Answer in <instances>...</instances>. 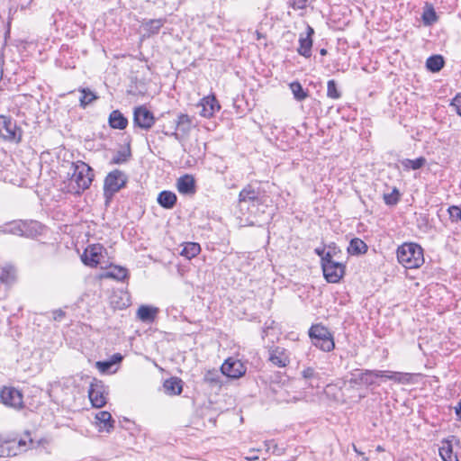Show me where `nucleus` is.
Returning <instances> with one entry per match:
<instances>
[{
  "instance_id": "nucleus-1",
  "label": "nucleus",
  "mask_w": 461,
  "mask_h": 461,
  "mask_svg": "<svg viewBox=\"0 0 461 461\" xmlns=\"http://www.w3.org/2000/svg\"><path fill=\"white\" fill-rule=\"evenodd\" d=\"M44 225L34 220H14L0 225V233L35 239L42 234Z\"/></svg>"
},
{
  "instance_id": "nucleus-2",
  "label": "nucleus",
  "mask_w": 461,
  "mask_h": 461,
  "mask_svg": "<svg viewBox=\"0 0 461 461\" xmlns=\"http://www.w3.org/2000/svg\"><path fill=\"white\" fill-rule=\"evenodd\" d=\"M397 259L407 269L418 268L424 263L423 249L414 242L403 243L397 249Z\"/></svg>"
},
{
  "instance_id": "nucleus-3",
  "label": "nucleus",
  "mask_w": 461,
  "mask_h": 461,
  "mask_svg": "<svg viewBox=\"0 0 461 461\" xmlns=\"http://www.w3.org/2000/svg\"><path fill=\"white\" fill-rule=\"evenodd\" d=\"M312 345L324 352H330L335 348L332 332L321 323L312 324L308 330Z\"/></svg>"
},
{
  "instance_id": "nucleus-4",
  "label": "nucleus",
  "mask_w": 461,
  "mask_h": 461,
  "mask_svg": "<svg viewBox=\"0 0 461 461\" xmlns=\"http://www.w3.org/2000/svg\"><path fill=\"white\" fill-rule=\"evenodd\" d=\"M128 183V176L120 169H113L109 172L104 180V196L108 203L113 199L114 194L121 189L126 187Z\"/></svg>"
},
{
  "instance_id": "nucleus-5",
  "label": "nucleus",
  "mask_w": 461,
  "mask_h": 461,
  "mask_svg": "<svg viewBox=\"0 0 461 461\" xmlns=\"http://www.w3.org/2000/svg\"><path fill=\"white\" fill-rule=\"evenodd\" d=\"M192 127V118L186 113H179L174 120H169L170 137L182 142L188 137Z\"/></svg>"
},
{
  "instance_id": "nucleus-6",
  "label": "nucleus",
  "mask_w": 461,
  "mask_h": 461,
  "mask_svg": "<svg viewBox=\"0 0 461 461\" xmlns=\"http://www.w3.org/2000/svg\"><path fill=\"white\" fill-rule=\"evenodd\" d=\"M72 167H74L73 176L75 177V182L78 188L76 193L80 194L81 191H85L90 187L95 176L94 170L89 165L83 161L72 163Z\"/></svg>"
},
{
  "instance_id": "nucleus-7",
  "label": "nucleus",
  "mask_w": 461,
  "mask_h": 461,
  "mask_svg": "<svg viewBox=\"0 0 461 461\" xmlns=\"http://www.w3.org/2000/svg\"><path fill=\"white\" fill-rule=\"evenodd\" d=\"M22 129L10 116L0 115V137L8 141L19 143L22 140Z\"/></svg>"
},
{
  "instance_id": "nucleus-8",
  "label": "nucleus",
  "mask_w": 461,
  "mask_h": 461,
  "mask_svg": "<svg viewBox=\"0 0 461 461\" xmlns=\"http://www.w3.org/2000/svg\"><path fill=\"white\" fill-rule=\"evenodd\" d=\"M385 372L378 370H356L351 374L349 384H366L372 385L375 384V378L386 377L390 380H395L393 375H384Z\"/></svg>"
},
{
  "instance_id": "nucleus-9",
  "label": "nucleus",
  "mask_w": 461,
  "mask_h": 461,
  "mask_svg": "<svg viewBox=\"0 0 461 461\" xmlns=\"http://www.w3.org/2000/svg\"><path fill=\"white\" fill-rule=\"evenodd\" d=\"M156 122L153 113L144 105H140L133 110V125L144 131H149Z\"/></svg>"
},
{
  "instance_id": "nucleus-10",
  "label": "nucleus",
  "mask_w": 461,
  "mask_h": 461,
  "mask_svg": "<svg viewBox=\"0 0 461 461\" xmlns=\"http://www.w3.org/2000/svg\"><path fill=\"white\" fill-rule=\"evenodd\" d=\"M0 400L5 406L21 410L24 407L23 393L12 386H4L0 391Z\"/></svg>"
},
{
  "instance_id": "nucleus-11",
  "label": "nucleus",
  "mask_w": 461,
  "mask_h": 461,
  "mask_svg": "<svg viewBox=\"0 0 461 461\" xmlns=\"http://www.w3.org/2000/svg\"><path fill=\"white\" fill-rule=\"evenodd\" d=\"M244 363L232 357L227 358L221 366V374L231 379H238L246 374Z\"/></svg>"
},
{
  "instance_id": "nucleus-12",
  "label": "nucleus",
  "mask_w": 461,
  "mask_h": 461,
  "mask_svg": "<svg viewBox=\"0 0 461 461\" xmlns=\"http://www.w3.org/2000/svg\"><path fill=\"white\" fill-rule=\"evenodd\" d=\"M88 397L92 405L95 408H102L106 403L104 389L102 381L94 378L88 390Z\"/></svg>"
},
{
  "instance_id": "nucleus-13",
  "label": "nucleus",
  "mask_w": 461,
  "mask_h": 461,
  "mask_svg": "<svg viewBox=\"0 0 461 461\" xmlns=\"http://www.w3.org/2000/svg\"><path fill=\"white\" fill-rule=\"evenodd\" d=\"M453 442H455L456 445L460 444L459 438L456 436H450L441 440L438 452L443 461H459L457 454L453 450Z\"/></svg>"
},
{
  "instance_id": "nucleus-14",
  "label": "nucleus",
  "mask_w": 461,
  "mask_h": 461,
  "mask_svg": "<svg viewBox=\"0 0 461 461\" xmlns=\"http://www.w3.org/2000/svg\"><path fill=\"white\" fill-rule=\"evenodd\" d=\"M104 247L101 244H92L87 246L81 256L82 262L88 267H95L100 263V258Z\"/></svg>"
},
{
  "instance_id": "nucleus-15",
  "label": "nucleus",
  "mask_w": 461,
  "mask_h": 461,
  "mask_svg": "<svg viewBox=\"0 0 461 461\" xmlns=\"http://www.w3.org/2000/svg\"><path fill=\"white\" fill-rule=\"evenodd\" d=\"M324 278L329 283H339L345 274L346 266L339 262H335L321 267Z\"/></svg>"
},
{
  "instance_id": "nucleus-16",
  "label": "nucleus",
  "mask_w": 461,
  "mask_h": 461,
  "mask_svg": "<svg viewBox=\"0 0 461 461\" xmlns=\"http://www.w3.org/2000/svg\"><path fill=\"white\" fill-rule=\"evenodd\" d=\"M314 34V29L307 25L306 34H300L299 37V47L297 49V52L299 55L308 59L312 56V36Z\"/></svg>"
},
{
  "instance_id": "nucleus-17",
  "label": "nucleus",
  "mask_w": 461,
  "mask_h": 461,
  "mask_svg": "<svg viewBox=\"0 0 461 461\" xmlns=\"http://www.w3.org/2000/svg\"><path fill=\"white\" fill-rule=\"evenodd\" d=\"M259 188H255L252 185L249 184L239 194V203H252L255 204H262L263 197L260 195Z\"/></svg>"
},
{
  "instance_id": "nucleus-18",
  "label": "nucleus",
  "mask_w": 461,
  "mask_h": 461,
  "mask_svg": "<svg viewBox=\"0 0 461 461\" xmlns=\"http://www.w3.org/2000/svg\"><path fill=\"white\" fill-rule=\"evenodd\" d=\"M199 105L202 106L200 115L204 118L212 117L215 112L221 109V105L213 95L203 98Z\"/></svg>"
},
{
  "instance_id": "nucleus-19",
  "label": "nucleus",
  "mask_w": 461,
  "mask_h": 461,
  "mask_svg": "<svg viewBox=\"0 0 461 461\" xmlns=\"http://www.w3.org/2000/svg\"><path fill=\"white\" fill-rule=\"evenodd\" d=\"M110 305L113 310L126 309L131 305V296L125 291H114L110 297Z\"/></svg>"
},
{
  "instance_id": "nucleus-20",
  "label": "nucleus",
  "mask_w": 461,
  "mask_h": 461,
  "mask_svg": "<svg viewBox=\"0 0 461 461\" xmlns=\"http://www.w3.org/2000/svg\"><path fill=\"white\" fill-rule=\"evenodd\" d=\"M268 360L275 366L279 367L286 366L290 363V359L284 348L276 347L269 351Z\"/></svg>"
},
{
  "instance_id": "nucleus-21",
  "label": "nucleus",
  "mask_w": 461,
  "mask_h": 461,
  "mask_svg": "<svg viewBox=\"0 0 461 461\" xmlns=\"http://www.w3.org/2000/svg\"><path fill=\"white\" fill-rule=\"evenodd\" d=\"M177 190L182 194H194L196 191L195 180L191 175H185L177 179Z\"/></svg>"
},
{
  "instance_id": "nucleus-22",
  "label": "nucleus",
  "mask_w": 461,
  "mask_h": 461,
  "mask_svg": "<svg viewBox=\"0 0 461 461\" xmlns=\"http://www.w3.org/2000/svg\"><path fill=\"white\" fill-rule=\"evenodd\" d=\"M128 119L120 110H113L108 117V124L114 130H124L128 126Z\"/></svg>"
},
{
  "instance_id": "nucleus-23",
  "label": "nucleus",
  "mask_w": 461,
  "mask_h": 461,
  "mask_svg": "<svg viewBox=\"0 0 461 461\" xmlns=\"http://www.w3.org/2000/svg\"><path fill=\"white\" fill-rule=\"evenodd\" d=\"M157 202L162 208L170 210L176 204L177 196L172 191L164 190L158 194Z\"/></svg>"
},
{
  "instance_id": "nucleus-24",
  "label": "nucleus",
  "mask_w": 461,
  "mask_h": 461,
  "mask_svg": "<svg viewBox=\"0 0 461 461\" xmlns=\"http://www.w3.org/2000/svg\"><path fill=\"white\" fill-rule=\"evenodd\" d=\"M164 391L168 395H179L183 391V381L176 376L166 379L163 383Z\"/></svg>"
},
{
  "instance_id": "nucleus-25",
  "label": "nucleus",
  "mask_w": 461,
  "mask_h": 461,
  "mask_svg": "<svg viewBox=\"0 0 461 461\" xmlns=\"http://www.w3.org/2000/svg\"><path fill=\"white\" fill-rule=\"evenodd\" d=\"M158 312L157 307L150 305H140L137 311V318L146 323H151Z\"/></svg>"
},
{
  "instance_id": "nucleus-26",
  "label": "nucleus",
  "mask_w": 461,
  "mask_h": 461,
  "mask_svg": "<svg viewBox=\"0 0 461 461\" xmlns=\"http://www.w3.org/2000/svg\"><path fill=\"white\" fill-rule=\"evenodd\" d=\"M368 246L359 238H353L349 241L348 253L351 256L364 255L367 252Z\"/></svg>"
},
{
  "instance_id": "nucleus-27",
  "label": "nucleus",
  "mask_w": 461,
  "mask_h": 461,
  "mask_svg": "<svg viewBox=\"0 0 461 461\" xmlns=\"http://www.w3.org/2000/svg\"><path fill=\"white\" fill-rule=\"evenodd\" d=\"M302 377L305 380V383L309 387L314 388L319 387V382L321 379L320 373L315 368L308 366L301 372Z\"/></svg>"
},
{
  "instance_id": "nucleus-28",
  "label": "nucleus",
  "mask_w": 461,
  "mask_h": 461,
  "mask_svg": "<svg viewBox=\"0 0 461 461\" xmlns=\"http://www.w3.org/2000/svg\"><path fill=\"white\" fill-rule=\"evenodd\" d=\"M95 419L101 429H104L107 432H110L113 429L115 421L109 411H99L98 413H96Z\"/></svg>"
},
{
  "instance_id": "nucleus-29",
  "label": "nucleus",
  "mask_w": 461,
  "mask_h": 461,
  "mask_svg": "<svg viewBox=\"0 0 461 461\" xmlns=\"http://www.w3.org/2000/svg\"><path fill=\"white\" fill-rule=\"evenodd\" d=\"M445 66V59L441 55H432L426 60V68L431 73L439 72Z\"/></svg>"
},
{
  "instance_id": "nucleus-30",
  "label": "nucleus",
  "mask_w": 461,
  "mask_h": 461,
  "mask_svg": "<svg viewBox=\"0 0 461 461\" xmlns=\"http://www.w3.org/2000/svg\"><path fill=\"white\" fill-rule=\"evenodd\" d=\"M400 163L405 171L418 170L427 164V159L424 157H419L415 159L403 158L400 160Z\"/></svg>"
},
{
  "instance_id": "nucleus-31",
  "label": "nucleus",
  "mask_w": 461,
  "mask_h": 461,
  "mask_svg": "<svg viewBox=\"0 0 461 461\" xmlns=\"http://www.w3.org/2000/svg\"><path fill=\"white\" fill-rule=\"evenodd\" d=\"M166 21V18L150 19L143 23V28L149 36L155 35L158 33Z\"/></svg>"
},
{
  "instance_id": "nucleus-32",
  "label": "nucleus",
  "mask_w": 461,
  "mask_h": 461,
  "mask_svg": "<svg viewBox=\"0 0 461 461\" xmlns=\"http://www.w3.org/2000/svg\"><path fill=\"white\" fill-rule=\"evenodd\" d=\"M78 91L81 93L79 105L82 108H86L88 104L98 99L97 95L88 87H79Z\"/></svg>"
},
{
  "instance_id": "nucleus-33",
  "label": "nucleus",
  "mask_w": 461,
  "mask_h": 461,
  "mask_svg": "<svg viewBox=\"0 0 461 461\" xmlns=\"http://www.w3.org/2000/svg\"><path fill=\"white\" fill-rule=\"evenodd\" d=\"M201 252V246L197 242H185L183 244V249L180 252V255L186 258L187 259H191L196 257Z\"/></svg>"
},
{
  "instance_id": "nucleus-34",
  "label": "nucleus",
  "mask_w": 461,
  "mask_h": 461,
  "mask_svg": "<svg viewBox=\"0 0 461 461\" xmlns=\"http://www.w3.org/2000/svg\"><path fill=\"white\" fill-rule=\"evenodd\" d=\"M104 276L117 281H123L129 277V272L125 267L114 266L104 274Z\"/></svg>"
},
{
  "instance_id": "nucleus-35",
  "label": "nucleus",
  "mask_w": 461,
  "mask_h": 461,
  "mask_svg": "<svg viewBox=\"0 0 461 461\" xmlns=\"http://www.w3.org/2000/svg\"><path fill=\"white\" fill-rule=\"evenodd\" d=\"M289 88L296 101H303L309 96V91L304 89L299 81H293L289 84Z\"/></svg>"
},
{
  "instance_id": "nucleus-36",
  "label": "nucleus",
  "mask_w": 461,
  "mask_h": 461,
  "mask_svg": "<svg viewBox=\"0 0 461 461\" xmlns=\"http://www.w3.org/2000/svg\"><path fill=\"white\" fill-rule=\"evenodd\" d=\"M131 158V150L130 145L126 149L118 150L112 158L111 165H122L129 161Z\"/></svg>"
},
{
  "instance_id": "nucleus-37",
  "label": "nucleus",
  "mask_w": 461,
  "mask_h": 461,
  "mask_svg": "<svg viewBox=\"0 0 461 461\" xmlns=\"http://www.w3.org/2000/svg\"><path fill=\"white\" fill-rule=\"evenodd\" d=\"M421 20L425 26H431L438 22V16L431 5H426L421 15Z\"/></svg>"
},
{
  "instance_id": "nucleus-38",
  "label": "nucleus",
  "mask_w": 461,
  "mask_h": 461,
  "mask_svg": "<svg viewBox=\"0 0 461 461\" xmlns=\"http://www.w3.org/2000/svg\"><path fill=\"white\" fill-rule=\"evenodd\" d=\"M41 445V440L35 441L29 430H26L23 437L18 440V447L22 449L33 448Z\"/></svg>"
},
{
  "instance_id": "nucleus-39",
  "label": "nucleus",
  "mask_w": 461,
  "mask_h": 461,
  "mask_svg": "<svg viewBox=\"0 0 461 461\" xmlns=\"http://www.w3.org/2000/svg\"><path fill=\"white\" fill-rule=\"evenodd\" d=\"M169 120H174L170 112L163 113L159 118L156 119L158 122V126L159 131L166 136H170L169 132L171 130H169Z\"/></svg>"
},
{
  "instance_id": "nucleus-40",
  "label": "nucleus",
  "mask_w": 461,
  "mask_h": 461,
  "mask_svg": "<svg viewBox=\"0 0 461 461\" xmlns=\"http://www.w3.org/2000/svg\"><path fill=\"white\" fill-rule=\"evenodd\" d=\"M14 277L9 272L2 270L0 272V300L6 296V285L13 281Z\"/></svg>"
},
{
  "instance_id": "nucleus-41",
  "label": "nucleus",
  "mask_w": 461,
  "mask_h": 461,
  "mask_svg": "<svg viewBox=\"0 0 461 461\" xmlns=\"http://www.w3.org/2000/svg\"><path fill=\"white\" fill-rule=\"evenodd\" d=\"M203 382L214 386V385H220L221 384V374L219 371L212 369L208 370L203 376Z\"/></svg>"
},
{
  "instance_id": "nucleus-42",
  "label": "nucleus",
  "mask_w": 461,
  "mask_h": 461,
  "mask_svg": "<svg viewBox=\"0 0 461 461\" xmlns=\"http://www.w3.org/2000/svg\"><path fill=\"white\" fill-rule=\"evenodd\" d=\"M342 94L338 87V84L334 79H330L327 82V96L330 99H339Z\"/></svg>"
},
{
  "instance_id": "nucleus-43",
  "label": "nucleus",
  "mask_w": 461,
  "mask_h": 461,
  "mask_svg": "<svg viewBox=\"0 0 461 461\" xmlns=\"http://www.w3.org/2000/svg\"><path fill=\"white\" fill-rule=\"evenodd\" d=\"M401 198V193L397 187H393L390 194H384V202L386 205H396Z\"/></svg>"
},
{
  "instance_id": "nucleus-44",
  "label": "nucleus",
  "mask_w": 461,
  "mask_h": 461,
  "mask_svg": "<svg viewBox=\"0 0 461 461\" xmlns=\"http://www.w3.org/2000/svg\"><path fill=\"white\" fill-rule=\"evenodd\" d=\"M449 219L452 222L457 223L461 221V208L457 205H451L447 209Z\"/></svg>"
},
{
  "instance_id": "nucleus-45",
  "label": "nucleus",
  "mask_w": 461,
  "mask_h": 461,
  "mask_svg": "<svg viewBox=\"0 0 461 461\" xmlns=\"http://www.w3.org/2000/svg\"><path fill=\"white\" fill-rule=\"evenodd\" d=\"M450 106L454 107L456 113L461 117V93H457L450 102Z\"/></svg>"
},
{
  "instance_id": "nucleus-46",
  "label": "nucleus",
  "mask_w": 461,
  "mask_h": 461,
  "mask_svg": "<svg viewBox=\"0 0 461 461\" xmlns=\"http://www.w3.org/2000/svg\"><path fill=\"white\" fill-rule=\"evenodd\" d=\"M96 368L103 374L107 373L112 368L110 360L97 361L95 363Z\"/></svg>"
},
{
  "instance_id": "nucleus-47",
  "label": "nucleus",
  "mask_w": 461,
  "mask_h": 461,
  "mask_svg": "<svg viewBox=\"0 0 461 461\" xmlns=\"http://www.w3.org/2000/svg\"><path fill=\"white\" fill-rule=\"evenodd\" d=\"M336 261H334L332 259V253H331V250H329L327 252H325L323 254V256L321 258V267H325V266H328L330 264H332V263H335Z\"/></svg>"
},
{
  "instance_id": "nucleus-48",
  "label": "nucleus",
  "mask_w": 461,
  "mask_h": 461,
  "mask_svg": "<svg viewBox=\"0 0 461 461\" xmlns=\"http://www.w3.org/2000/svg\"><path fill=\"white\" fill-rule=\"evenodd\" d=\"M309 0H289L290 6L294 9H303L307 6Z\"/></svg>"
},
{
  "instance_id": "nucleus-49",
  "label": "nucleus",
  "mask_w": 461,
  "mask_h": 461,
  "mask_svg": "<svg viewBox=\"0 0 461 461\" xmlns=\"http://www.w3.org/2000/svg\"><path fill=\"white\" fill-rule=\"evenodd\" d=\"M123 359V357L122 354L120 353H115L113 354L111 358L109 359L112 366H114V365H117V364H120Z\"/></svg>"
},
{
  "instance_id": "nucleus-50",
  "label": "nucleus",
  "mask_w": 461,
  "mask_h": 461,
  "mask_svg": "<svg viewBox=\"0 0 461 461\" xmlns=\"http://www.w3.org/2000/svg\"><path fill=\"white\" fill-rule=\"evenodd\" d=\"M65 315L66 312L61 309H58L53 312V319L58 321H60L65 317Z\"/></svg>"
},
{
  "instance_id": "nucleus-51",
  "label": "nucleus",
  "mask_w": 461,
  "mask_h": 461,
  "mask_svg": "<svg viewBox=\"0 0 461 461\" xmlns=\"http://www.w3.org/2000/svg\"><path fill=\"white\" fill-rule=\"evenodd\" d=\"M455 413L457 420H461V400L457 402V405L455 407Z\"/></svg>"
},
{
  "instance_id": "nucleus-52",
  "label": "nucleus",
  "mask_w": 461,
  "mask_h": 461,
  "mask_svg": "<svg viewBox=\"0 0 461 461\" xmlns=\"http://www.w3.org/2000/svg\"><path fill=\"white\" fill-rule=\"evenodd\" d=\"M314 252L316 255H318L320 258H321L323 256V254L325 253V248L324 247L316 248L314 249Z\"/></svg>"
},
{
  "instance_id": "nucleus-53",
  "label": "nucleus",
  "mask_w": 461,
  "mask_h": 461,
  "mask_svg": "<svg viewBox=\"0 0 461 461\" xmlns=\"http://www.w3.org/2000/svg\"><path fill=\"white\" fill-rule=\"evenodd\" d=\"M124 422L126 423V426H122L124 429H131V426L133 425V422H131L130 420L128 419H124Z\"/></svg>"
},
{
  "instance_id": "nucleus-54",
  "label": "nucleus",
  "mask_w": 461,
  "mask_h": 461,
  "mask_svg": "<svg viewBox=\"0 0 461 461\" xmlns=\"http://www.w3.org/2000/svg\"><path fill=\"white\" fill-rule=\"evenodd\" d=\"M329 249H332V251H331L332 255H333V254H336L337 247H336V244H335V243H331V244H330V245H329Z\"/></svg>"
},
{
  "instance_id": "nucleus-55",
  "label": "nucleus",
  "mask_w": 461,
  "mask_h": 461,
  "mask_svg": "<svg viewBox=\"0 0 461 461\" xmlns=\"http://www.w3.org/2000/svg\"><path fill=\"white\" fill-rule=\"evenodd\" d=\"M327 53H328V51H327V50H326V49H324V48H323V49H321V50H320V54H321V56H326V55H327Z\"/></svg>"
},
{
  "instance_id": "nucleus-56",
  "label": "nucleus",
  "mask_w": 461,
  "mask_h": 461,
  "mask_svg": "<svg viewBox=\"0 0 461 461\" xmlns=\"http://www.w3.org/2000/svg\"><path fill=\"white\" fill-rule=\"evenodd\" d=\"M258 457L257 456H254V455H251L250 456H248V457H247V459H248V460H250V461H251V460H256V459H258Z\"/></svg>"
},
{
  "instance_id": "nucleus-57",
  "label": "nucleus",
  "mask_w": 461,
  "mask_h": 461,
  "mask_svg": "<svg viewBox=\"0 0 461 461\" xmlns=\"http://www.w3.org/2000/svg\"><path fill=\"white\" fill-rule=\"evenodd\" d=\"M273 453H276L277 455H280L282 453V451L279 450V448H276V449H274L273 450Z\"/></svg>"
},
{
  "instance_id": "nucleus-58",
  "label": "nucleus",
  "mask_w": 461,
  "mask_h": 461,
  "mask_svg": "<svg viewBox=\"0 0 461 461\" xmlns=\"http://www.w3.org/2000/svg\"><path fill=\"white\" fill-rule=\"evenodd\" d=\"M356 453L358 454V455H363L364 454L363 452H361L359 450H357Z\"/></svg>"
},
{
  "instance_id": "nucleus-59",
  "label": "nucleus",
  "mask_w": 461,
  "mask_h": 461,
  "mask_svg": "<svg viewBox=\"0 0 461 461\" xmlns=\"http://www.w3.org/2000/svg\"><path fill=\"white\" fill-rule=\"evenodd\" d=\"M353 449H354L355 452L357 450V447L355 445H353Z\"/></svg>"
},
{
  "instance_id": "nucleus-60",
  "label": "nucleus",
  "mask_w": 461,
  "mask_h": 461,
  "mask_svg": "<svg viewBox=\"0 0 461 461\" xmlns=\"http://www.w3.org/2000/svg\"><path fill=\"white\" fill-rule=\"evenodd\" d=\"M41 443H42V442H46V439H42V438H41Z\"/></svg>"
}]
</instances>
